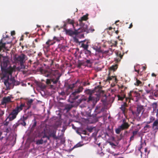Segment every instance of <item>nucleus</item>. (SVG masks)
I'll use <instances>...</instances> for the list:
<instances>
[{"mask_svg":"<svg viewBox=\"0 0 158 158\" xmlns=\"http://www.w3.org/2000/svg\"><path fill=\"white\" fill-rule=\"evenodd\" d=\"M25 106L24 103H21L13 109L7 117L5 120L3 122V124L5 126H7L9 122L15 119L17 117L19 113L23 110V107Z\"/></svg>","mask_w":158,"mask_h":158,"instance_id":"obj_1","label":"nucleus"},{"mask_svg":"<svg viewBox=\"0 0 158 158\" xmlns=\"http://www.w3.org/2000/svg\"><path fill=\"white\" fill-rule=\"evenodd\" d=\"M8 63V60H4L1 64V70L3 73V78L5 77L8 74L11 76L12 73L14 70V69L10 65L8 68H7Z\"/></svg>","mask_w":158,"mask_h":158,"instance_id":"obj_2","label":"nucleus"},{"mask_svg":"<svg viewBox=\"0 0 158 158\" xmlns=\"http://www.w3.org/2000/svg\"><path fill=\"white\" fill-rule=\"evenodd\" d=\"M27 59V57L23 53H21L15 58L16 62L19 64L21 68L23 69L25 68L24 64Z\"/></svg>","mask_w":158,"mask_h":158,"instance_id":"obj_3","label":"nucleus"},{"mask_svg":"<svg viewBox=\"0 0 158 158\" xmlns=\"http://www.w3.org/2000/svg\"><path fill=\"white\" fill-rule=\"evenodd\" d=\"M66 23L64 22V30L65 31L66 34L70 36L74 37H76L78 36L79 35L78 32V30L74 29V30H73L72 29H67L65 28V26H66ZM75 28V27L74 28Z\"/></svg>","mask_w":158,"mask_h":158,"instance_id":"obj_4","label":"nucleus"},{"mask_svg":"<svg viewBox=\"0 0 158 158\" xmlns=\"http://www.w3.org/2000/svg\"><path fill=\"white\" fill-rule=\"evenodd\" d=\"M83 89V88L82 86H80L77 89L75 90V91L73 92L70 95V98L73 100L78 99L79 96L77 95V94L82 92Z\"/></svg>","mask_w":158,"mask_h":158,"instance_id":"obj_5","label":"nucleus"},{"mask_svg":"<svg viewBox=\"0 0 158 158\" xmlns=\"http://www.w3.org/2000/svg\"><path fill=\"white\" fill-rule=\"evenodd\" d=\"M60 76H58L57 77L56 79L55 78H52L51 79H47L46 80V84L48 85L49 86V88L50 89H54L55 86L53 85H51V83L52 82V84H56L60 79Z\"/></svg>","mask_w":158,"mask_h":158,"instance_id":"obj_6","label":"nucleus"},{"mask_svg":"<svg viewBox=\"0 0 158 158\" xmlns=\"http://www.w3.org/2000/svg\"><path fill=\"white\" fill-rule=\"evenodd\" d=\"M9 75H7L5 77L7 76V79L5 80L4 81V84L7 87H9L11 85L15 84V80L14 77L9 79Z\"/></svg>","mask_w":158,"mask_h":158,"instance_id":"obj_7","label":"nucleus"},{"mask_svg":"<svg viewBox=\"0 0 158 158\" xmlns=\"http://www.w3.org/2000/svg\"><path fill=\"white\" fill-rule=\"evenodd\" d=\"M10 42L6 40V37H3L0 40V52L3 49H6V45L9 44Z\"/></svg>","mask_w":158,"mask_h":158,"instance_id":"obj_8","label":"nucleus"},{"mask_svg":"<svg viewBox=\"0 0 158 158\" xmlns=\"http://www.w3.org/2000/svg\"><path fill=\"white\" fill-rule=\"evenodd\" d=\"M57 129L56 128H51L47 129L46 131V133L48 135L52 136L53 138L56 139H57V137L56 136V133Z\"/></svg>","mask_w":158,"mask_h":158,"instance_id":"obj_9","label":"nucleus"},{"mask_svg":"<svg viewBox=\"0 0 158 158\" xmlns=\"http://www.w3.org/2000/svg\"><path fill=\"white\" fill-rule=\"evenodd\" d=\"M143 106L141 105H138L136 107L135 110L134 111L131 110V112L134 116H139V114L141 113L142 110L143 109Z\"/></svg>","mask_w":158,"mask_h":158,"instance_id":"obj_10","label":"nucleus"},{"mask_svg":"<svg viewBox=\"0 0 158 158\" xmlns=\"http://www.w3.org/2000/svg\"><path fill=\"white\" fill-rule=\"evenodd\" d=\"M128 95L129 96L128 98H126V101L130 99H133V97L139 98L140 96V94L139 93L133 91H130V93L128 94Z\"/></svg>","mask_w":158,"mask_h":158,"instance_id":"obj_11","label":"nucleus"},{"mask_svg":"<svg viewBox=\"0 0 158 158\" xmlns=\"http://www.w3.org/2000/svg\"><path fill=\"white\" fill-rule=\"evenodd\" d=\"M84 92L86 94L89 95V96L87 102H89L90 101H92L94 102L95 100V98L94 97H92V95L94 92V91L88 89L85 90Z\"/></svg>","mask_w":158,"mask_h":158,"instance_id":"obj_12","label":"nucleus"},{"mask_svg":"<svg viewBox=\"0 0 158 158\" xmlns=\"http://www.w3.org/2000/svg\"><path fill=\"white\" fill-rule=\"evenodd\" d=\"M79 24L81 27L77 29L78 33L85 32L87 34L88 28L87 25L83 23H79Z\"/></svg>","mask_w":158,"mask_h":158,"instance_id":"obj_13","label":"nucleus"},{"mask_svg":"<svg viewBox=\"0 0 158 158\" xmlns=\"http://www.w3.org/2000/svg\"><path fill=\"white\" fill-rule=\"evenodd\" d=\"M130 126V124L127 122L124 119L123 121L122 124L120 126L123 130L128 129Z\"/></svg>","mask_w":158,"mask_h":158,"instance_id":"obj_14","label":"nucleus"},{"mask_svg":"<svg viewBox=\"0 0 158 158\" xmlns=\"http://www.w3.org/2000/svg\"><path fill=\"white\" fill-rule=\"evenodd\" d=\"M110 73L108 74V76L106 80V82H109L110 81L113 80V82L115 84H116L118 81V80L116 78V76H110Z\"/></svg>","mask_w":158,"mask_h":158,"instance_id":"obj_15","label":"nucleus"},{"mask_svg":"<svg viewBox=\"0 0 158 158\" xmlns=\"http://www.w3.org/2000/svg\"><path fill=\"white\" fill-rule=\"evenodd\" d=\"M152 128L153 130L156 132L158 130V119H156L153 123Z\"/></svg>","mask_w":158,"mask_h":158,"instance_id":"obj_16","label":"nucleus"},{"mask_svg":"<svg viewBox=\"0 0 158 158\" xmlns=\"http://www.w3.org/2000/svg\"><path fill=\"white\" fill-rule=\"evenodd\" d=\"M116 55L117 57H116L115 59V61L116 63H118L121 60L122 58L123 57V55H121L120 52H117L116 53Z\"/></svg>","mask_w":158,"mask_h":158,"instance_id":"obj_17","label":"nucleus"},{"mask_svg":"<svg viewBox=\"0 0 158 158\" xmlns=\"http://www.w3.org/2000/svg\"><path fill=\"white\" fill-rule=\"evenodd\" d=\"M10 98L9 96L4 97L2 101L1 104L2 105H6V103L10 102Z\"/></svg>","mask_w":158,"mask_h":158,"instance_id":"obj_18","label":"nucleus"},{"mask_svg":"<svg viewBox=\"0 0 158 158\" xmlns=\"http://www.w3.org/2000/svg\"><path fill=\"white\" fill-rule=\"evenodd\" d=\"M23 117H22L18 121V122L19 125H21L24 127L26 125V123L25 121L27 120Z\"/></svg>","mask_w":158,"mask_h":158,"instance_id":"obj_19","label":"nucleus"},{"mask_svg":"<svg viewBox=\"0 0 158 158\" xmlns=\"http://www.w3.org/2000/svg\"><path fill=\"white\" fill-rule=\"evenodd\" d=\"M127 106V103L124 102L123 104L121 105V107L120 108L123 114H125L126 112L127 109L126 107Z\"/></svg>","mask_w":158,"mask_h":158,"instance_id":"obj_20","label":"nucleus"},{"mask_svg":"<svg viewBox=\"0 0 158 158\" xmlns=\"http://www.w3.org/2000/svg\"><path fill=\"white\" fill-rule=\"evenodd\" d=\"M88 46L89 45L88 44H85L84 43L82 44L81 46V47H82L85 50H86L87 53L90 55L91 54V52L87 50Z\"/></svg>","mask_w":158,"mask_h":158,"instance_id":"obj_21","label":"nucleus"},{"mask_svg":"<svg viewBox=\"0 0 158 158\" xmlns=\"http://www.w3.org/2000/svg\"><path fill=\"white\" fill-rule=\"evenodd\" d=\"M32 115V113L31 111H28L23 116L25 119H27V118L31 117Z\"/></svg>","mask_w":158,"mask_h":158,"instance_id":"obj_22","label":"nucleus"},{"mask_svg":"<svg viewBox=\"0 0 158 158\" xmlns=\"http://www.w3.org/2000/svg\"><path fill=\"white\" fill-rule=\"evenodd\" d=\"M100 52H102L103 54H106L109 55L112 54L113 52L112 50L110 48L107 51H104L103 50H101Z\"/></svg>","mask_w":158,"mask_h":158,"instance_id":"obj_23","label":"nucleus"},{"mask_svg":"<svg viewBox=\"0 0 158 158\" xmlns=\"http://www.w3.org/2000/svg\"><path fill=\"white\" fill-rule=\"evenodd\" d=\"M88 14H87L86 15H84L81 18V19H79V20L80 23H83V21L87 20L88 19Z\"/></svg>","mask_w":158,"mask_h":158,"instance_id":"obj_24","label":"nucleus"},{"mask_svg":"<svg viewBox=\"0 0 158 158\" xmlns=\"http://www.w3.org/2000/svg\"><path fill=\"white\" fill-rule=\"evenodd\" d=\"M44 75L45 77H52V73L47 70L44 71Z\"/></svg>","mask_w":158,"mask_h":158,"instance_id":"obj_25","label":"nucleus"},{"mask_svg":"<svg viewBox=\"0 0 158 158\" xmlns=\"http://www.w3.org/2000/svg\"><path fill=\"white\" fill-rule=\"evenodd\" d=\"M86 100V98L85 97V96H83L81 98H80V99H78L77 101V102L78 104H80L82 102L85 101Z\"/></svg>","mask_w":158,"mask_h":158,"instance_id":"obj_26","label":"nucleus"},{"mask_svg":"<svg viewBox=\"0 0 158 158\" xmlns=\"http://www.w3.org/2000/svg\"><path fill=\"white\" fill-rule=\"evenodd\" d=\"M47 142V140H46L44 141L43 139L41 138V139L37 140L36 141V144L37 145L42 144H43L44 142L46 143Z\"/></svg>","mask_w":158,"mask_h":158,"instance_id":"obj_27","label":"nucleus"},{"mask_svg":"<svg viewBox=\"0 0 158 158\" xmlns=\"http://www.w3.org/2000/svg\"><path fill=\"white\" fill-rule=\"evenodd\" d=\"M155 117L151 116L149 117V121L146 122V123L147 124H150L153 122H154L155 120Z\"/></svg>","mask_w":158,"mask_h":158,"instance_id":"obj_28","label":"nucleus"},{"mask_svg":"<svg viewBox=\"0 0 158 158\" xmlns=\"http://www.w3.org/2000/svg\"><path fill=\"white\" fill-rule=\"evenodd\" d=\"M72 107L73 106L72 105L67 104L65 106L64 110H66V111L68 112L69 111Z\"/></svg>","mask_w":158,"mask_h":158,"instance_id":"obj_29","label":"nucleus"},{"mask_svg":"<svg viewBox=\"0 0 158 158\" xmlns=\"http://www.w3.org/2000/svg\"><path fill=\"white\" fill-rule=\"evenodd\" d=\"M66 21L67 23L72 25L73 28H74V21L73 20L68 19H67Z\"/></svg>","mask_w":158,"mask_h":158,"instance_id":"obj_30","label":"nucleus"},{"mask_svg":"<svg viewBox=\"0 0 158 158\" xmlns=\"http://www.w3.org/2000/svg\"><path fill=\"white\" fill-rule=\"evenodd\" d=\"M136 82L134 84L135 85L140 86L143 85L142 82L138 80L137 78H136Z\"/></svg>","mask_w":158,"mask_h":158,"instance_id":"obj_31","label":"nucleus"},{"mask_svg":"<svg viewBox=\"0 0 158 158\" xmlns=\"http://www.w3.org/2000/svg\"><path fill=\"white\" fill-rule=\"evenodd\" d=\"M117 68L118 65L117 64H115L111 66L110 68V70H113V71H115L117 69Z\"/></svg>","mask_w":158,"mask_h":158,"instance_id":"obj_32","label":"nucleus"},{"mask_svg":"<svg viewBox=\"0 0 158 158\" xmlns=\"http://www.w3.org/2000/svg\"><path fill=\"white\" fill-rule=\"evenodd\" d=\"M55 43V42H52V40H49L46 42V44L48 45V47H49L50 45H53Z\"/></svg>","mask_w":158,"mask_h":158,"instance_id":"obj_33","label":"nucleus"},{"mask_svg":"<svg viewBox=\"0 0 158 158\" xmlns=\"http://www.w3.org/2000/svg\"><path fill=\"white\" fill-rule=\"evenodd\" d=\"M147 124L143 128V130L146 132H148L149 131V129L151 127L149 125Z\"/></svg>","mask_w":158,"mask_h":158,"instance_id":"obj_34","label":"nucleus"},{"mask_svg":"<svg viewBox=\"0 0 158 158\" xmlns=\"http://www.w3.org/2000/svg\"><path fill=\"white\" fill-rule=\"evenodd\" d=\"M93 60L92 59L87 60L85 61L84 62V63H86L87 64H92L93 63Z\"/></svg>","mask_w":158,"mask_h":158,"instance_id":"obj_35","label":"nucleus"},{"mask_svg":"<svg viewBox=\"0 0 158 158\" xmlns=\"http://www.w3.org/2000/svg\"><path fill=\"white\" fill-rule=\"evenodd\" d=\"M123 130L119 126L117 129H115V132L118 134H119L120 132L122 131Z\"/></svg>","mask_w":158,"mask_h":158,"instance_id":"obj_36","label":"nucleus"},{"mask_svg":"<svg viewBox=\"0 0 158 158\" xmlns=\"http://www.w3.org/2000/svg\"><path fill=\"white\" fill-rule=\"evenodd\" d=\"M95 30L94 28H93L92 27H90L89 28H88L87 34L89 33H92Z\"/></svg>","mask_w":158,"mask_h":158,"instance_id":"obj_37","label":"nucleus"},{"mask_svg":"<svg viewBox=\"0 0 158 158\" xmlns=\"http://www.w3.org/2000/svg\"><path fill=\"white\" fill-rule=\"evenodd\" d=\"M33 102V100L32 99H30L29 100H28L26 102V104L28 106H31V104Z\"/></svg>","mask_w":158,"mask_h":158,"instance_id":"obj_38","label":"nucleus"},{"mask_svg":"<svg viewBox=\"0 0 158 158\" xmlns=\"http://www.w3.org/2000/svg\"><path fill=\"white\" fill-rule=\"evenodd\" d=\"M33 121H34V122L33 124L32 125L31 129L33 130H34L35 128V127L36 125L37 122L35 119H34V120Z\"/></svg>","mask_w":158,"mask_h":158,"instance_id":"obj_39","label":"nucleus"},{"mask_svg":"<svg viewBox=\"0 0 158 158\" xmlns=\"http://www.w3.org/2000/svg\"><path fill=\"white\" fill-rule=\"evenodd\" d=\"M21 103H24V102H20L19 104H17V105H20ZM25 103V106L24 107H23V108H24V107H25V108L24 109V112H26V111H27V110H29L31 107V106H27V107H26V104L25 103Z\"/></svg>","mask_w":158,"mask_h":158,"instance_id":"obj_40","label":"nucleus"},{"mask_svg":"<svg viewBox=\"0 0 158 158\" xmlns=\"http://www.w3.org/2000/svg\"><path fill=\"white\" fill-rule=\"evenodd\" d=\"M76 37H78L80 38H83L84 37V34L79 33L78 35L76 36Z\"/></svg>","mask_w":158,"mask_h":158,"instance_id":"obj_41","label":"nucleus"},{"mask_svg":"<svg viewBox=\"0 0 158 158\" xmlns=\"http://www.w3.org/2000/svg\"><path fill=\"white\" fill-rule=\"evenodd\" d=\"M4 114V111L0 109V119Z\"/></svg>","mask_w":158,"mask_h":158,"instance_id":"obj_42","label":"nucleus"},{"mask_svg":"<svg viewBox=\"0 0 158 158\" xmlns=\"http://www.w3.org/2000/svg\"><path fill=\"white\" fill-rule=\"evenodd\" d=\"M75 84H73L69 85L68 88L69 89H72L75 86Z\"/></svg>","mask_w":158,"mask_h":158,"instance_id":"obj_43","label":"nucleus"},{"mask_svg":"<svg viewBox=\"0 0 158 158\" xmlns=\"http://www.w3.org/2000/svg\"><path fill=\"white\" fill-rule=\"evenodd\" d=\"M19 125V123L18 122L17 123H16L15 124H14L13 125V128L15 130Z\"/></svg>","mask_w":158,"mask_h":158,"instance_id":"obj_44","label":"nucleus"},{"mask_svg":"<svg viewBox=\"0 0 158 158\" xmlns=\"http://www.w3.org/2000/svg\"><path fill=\"white\" fill-rule=\"evenodd\" d=\"M153 88L152 87H151L150 89H147L146 90V92L147 94H149L153 90Z\"/></svg>","mask_w":158,"mask_h":158,"instance_id":"obj_45","label":"nucleus"},{"mask_svg":"<svg viewBox=\"0 0 158 158\" xmlns=\"http://www.w3.org/2000/svg\"><path fill=\"white\" fill-rule=\"evenodd\" d=\"M82 146V145L81 144L80 142L78 143L77 144H76L75 146L74 147L75 148H77L79 147H81Z\"/></svg>","mask_w":158,"mask_h":158,"instance_id":"obj_46","label":"nucleus"},{"mask_svg":"<svg viewBox=\"0 0 158 158\" xmlns=\"http://www.w3.org/2000/svg\"><path fill=\"white\" fill-rule=\"evenodd\" d=\"M118 100H123L124 98V97H121L119 95H118Z\"/></svg>","mask_w":158,"mask_h":158,"instance_id":"obj_47","label":"nucleus"},{"mask_svg":"<svg viewBox=\"0 0 158 158\" xmlns=\"http://www.w3.org/2000/svg\"><path fill=\"white\" fill-rule=\"evenodd\" d=\"M138 132V131H133L132 132L133 135V136H135L136 135Z\"/></svg>","mask_w":158,"mask_h":158,"instance_id":"obj_48","label":"nucleus"},{"mask_svg":"<svg viewBox=\"0 0 158 158\" xmlns=\"http://www.w3.org/2000/svg\"><path fill=\"white\" fill-rule=\"evenodd\" d=\"M48 135V134H46V131H45V132H44V134L43 135V136L42 137V139H44V138H46L47 136Z\"/></svg>","mask_w":158,"mask_h":158,"instance_id":"obj_49","label":"nucleus"},{"mask_svg":"<svg viewBox=\"0 0 158 158\" xmlns=\"http://www.w3.org/2000/svg\"><path fill=\"white\" fill-rule=\"evenodd\" d=\"M2 133L0 132V140H2L5 137V136H2Z\"/></svg>","mask_w":158,"mask_h":158,"instance_id":"obj_50","label":"nucleus"},{"mask_svg":"<svg viewBox=\"0 0 158 158\" xmlns=\"http://www.w3.org/2000/svg\"><path fill=\"white\" fill-rule=\"evenodd\" d=\"M81 131V129H79L77 130L76 132L78 134L81 135V133L80 131Z\"/></svg>","mask_w":158,"mask_h":158,"instance_id":"obj_51","label":"nucleus"},{"mask_svg":"<svg viewBox=\"0 0 158 158\" xmlns=\"http://www.w3.org/2000/svg\"><path fill=\"white\" fill-rule=\"evenodd\" d=\"M38 64V63L34 62V65L33 66L35 68H36L37 67V65Z\"/></svg>","mask_w":158,"mask_h":158,"instance_id":"obj_52","label":"nucleus"},{"mask_svg":"<svg viewBox=\"0 0 158 158\" xmlns=\"http://www.w3.org/2000/svg\"><path fill=\"white\" fill-rule=\"evenodd\" d=\"M117 41H114L112 43V45L114 47H116L117 46Z\"/></svg>","mask_w":158,"mask_h":158,"instance_id":"obj_53","label":"nucleus"},{"mask_svg":"<svg viewBox=\"0 0 158 158\" xmlns=\"http://www.w3.org/2000/svg\"><path fill=\"white\" fill-rule=\"evenodd\" d=\"M15 31H11V35H15Z\"/></svg>","mask_w":158,"mask_h":158,"instance_id":"obj_54","label":"nucleus"},{"mask_svg":"<svg viewBox=\"0 0 158 158\" xmlns=\"http://www.w3.org/2000/svg\"><path fill=\"white\" fill-rule=\"evenodd\" d=\"M51 137H52V136L48 135L46 138L48 139L49 140Z\"/></svg>","mask_w":158,"mask_h":158,"instance_id":"obj_55","label":"nucleus"},{"mask_svg":"<svg viewBox=\"0 0 158 158\" xmlns=\"http://www.w3.org/2000/svg\"><path fill=\"white\" fill-rule=\"evenodd\" d=\"M76 37H74V41L76 42H78V39L76 38Z\"/></svg>","mask_w":158,"mask_h":158,"instance_id":"obj_56","label":"nucleus"},{"mask_svg":"<svg viewBox=\"0 0 158 158\" xmlns=\"http://www.w3.org/2000/svg\"><path fill=\"white\" fill-rule=\"evenodd\" d=\"M134 139V136L133 135H132L130 138V141L133 140Z\"/></svg>","mask_w":158,"mask_h":158,"instance_id":"obj_57","label":"nucleus"},{"mask_svg":"<svg viewBox=\"0 0 158 158\" xmlns=\"http://www.w3.org/2000/svg\"><path fill=\"white\" fill-rule=\"evenodd\" d=\"M9 131V130H8V128H7L6 129V132L5 131H4V132H5V133L4 134V135L6 136V135H7V133Z\"/></svg>","mask_w":158,"mask_h":158,"instance_id":"obj_58","label":"nucleus"},{"mask_svg":"<svg viewBox=\"0 0 158 158\" xmlns=\"http://www.w3.org/2000/svg\"><path fill=\"white\" fill-rule=\"evenodd\" d=\"M135 72H137L138 74L140 75H141L140 73H139V70H137L136 69H135Z\"/></svg>","mask_w":158,"mask_h":158,"instance_id":"obj_59","label":"nucleus"},{"mask_svg":"<svg viewBox=\"0 0 158 158\" xmlns=\"http://www.w3.org/2000/svg\"><path fill=\"white\" fill-rule=\"evenodd\" d=\"M109 143H110V144L112 146H115V144L114 143H113L112 142H110Z\"/></svg>","mask_w":158,"mask_h":158,"instance_id":"obj_60","label":"nucleus"},{"mask_svg":"<svg viewBox=\"0 0 158 158\" xmlns=\"http://www.w3.org/2000/svg\"><path fill=\"white\" fill-rule=\"evenodd\" d=\"M82 64V63H79L78 64L77 66L78 67L80 68L81 67V65Z\"/></svg>","mask_w":158,"mask_h":158,"instance_id":"obj_61","label":"nucleus"},{"mask_svg":"<svg viewBox=\"0 0 158 158\" xmlns=\"http://www.w3.org/2000/svg\"><path fill=\"white\" fill-rule=\"evenodd\" d=\"M133 27V25L132 23H131L129 27H128V28L130 29L131 28Z\"/></svg>","mask_w":158,"mask_h":158,"instance_id":"obj_62","label":"nucleus"},{"mask_svg":"<svg viewBox=\"0 0 158 158\" xmlns=\"http://www.w3.org/2000/svg\"><path fill=\"white\" fill-rule=\"evenodd\" d=\"M152 77H156V74H155L154 73H153L152 74Z\"/></svg>","mask_w":158,"mask_h":158,"instance_id":"obj_63","label":"nucleus"},{"mask_svg":"<svg viewBox=\"0 0 158 158\" xmlns=\"http://www.w3.org/2000/svg\"><path fill=\"white\" fill-rule=\"evenodd\" d=\"M82 133L86 135V131L85 130H83L82 131Z\"/></svg>","mask_w":158,"mask_h":158,"instance_id":"obj_64","label":"nucleus"}]
</instances>
